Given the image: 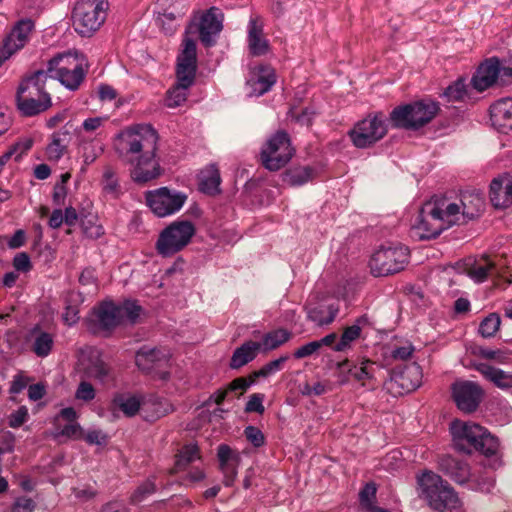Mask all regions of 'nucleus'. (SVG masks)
I'll return each instance as SVG.
<instances>
[{
  "mask_svg": "<svg viewBox=\"0 0 512 512\" xmlns=\"http://www.w3.org/2000/svg\"><path fill=\"white\" fill-rule=\"evenodd\" d=\"M108 2L106 0H80L73 9V26L84 37L93 35L104 23Z\"/></svg>",
  "mask_w": 512,
  "mask_h": 512,
  "instance_id": "6",
  "label": "nucleus"
},
{
  "mask_svg": "<svg viewBox=\"0 0 512 512\" xmlns=\"http://www.w3.org/2000/svg\"><path fill=\"white\" fill-rule=\"evenodd\" d=\"M460 205L467 223L481 215L484 211L485 200L483 194L478 191H466L461 193Z\"/></svg>",
  "mask_w": 512,
  "mask_h": 512,
  "instance_id": "26",
  "label": "nucleus"
},
{
  "mask_svg": "<svg viewBox=\"0 0 512 512\" xmlns=\"http://www.w3.org/2000/svg\"><path fill=\"white\" fill-rule=\"evenodd\" d=\"M368 322V318L366 316H361L357 318L356 322L348 326L344 329L340 341L336 343L333 347L335 351H343L345 350L351 342L355 341L361 333V325H364Z\"/></svg>",
  "mask_w": 512,
  "mask_h": 512,
  "instance_id": "39",
  "label": "nucleus"
},
{
  "mask_svg": "<svg viewBox=\"0 0 512 512\" xmlns=\"http://www.w3.org/2000/svg\"><path fill=\"white\" fill-rule=\"evenodd\" d=\"M65 144L59 133L52 135V142L47 146L46 153L50 160H59L65 151Z\"/></svg>",
  "mask_w": 512,
  "mask_h": 512,
  "instance_id": "50",
  "label": "nucleus"
},
{
  "mask_svg": "<svg viewBox=\"0 0 512 512\" xmlns=\"http://www.w3.org/2000/svg\"><path fill=\"white\" fill-rule=\"evenodd\" d=\"M446 229L447 224L441 217V207L436 201H429L422 206L411 233L420 240H428L436 238Z\"/></svg>",
  "mask_w": 512,
  "mask_h": 512,
  "instance_id": "11",
  "label": "nucleus"
},
{
  "mask_svg": "<svg viewBox=\"0 0 512 512\" xmlns=\"http://www.w3.org/2000/svg\"><path fill=\"white\" fill-rule=\"evenodd\" d=\"M494 478L487 472L471 473L470 479L466 482L469 489L480 492H490L494 487Z\"/></svg>",
  "mask_w": 512,
  "mask_h": 512,
  "instance_id": "43",
  "label": "nucleus"
},
{
  "mask_svg": "<svg viewBox=\"0 0 512 512\" xmlns=\"http://www.w3.org/2000/svg\"><path fill=\"white\" fill-rule=\"evenodd\" d=\"M489 194L495 208L512 206V176L503 174L494 178L490 184Z\"/></svg>",
  "mask_w": 512,
  "mask_h": 512,
  "instance_id": "23",
  "label": "nucleus"
},
{
  "mask_svg": "<svg viewBox=\"0 0 512 512\" xmlns=\"http://www.w3.org/2000/svg\"><path fill=\"white\" fill-rule=\"evenodd\" d=\"M387 131L385 116L382 113H375L358 121L348 132V136L356 148L365 149L383 139Z\"/></svg>",
  "mask_w": 512,
  "mask_h": 512,
  "instance_id": "8",
  "label": "nucleus"
},
{
  "mask_svg": "<svg viewBox=\"0 0 512 512\" xmlns=\"http://www.w3.org/2000/svg\"><path fill=\"white\" fill-rule=\"evenodd\" d=\"M409 250L406 246H382L371 257L370 268L374 276H388L402 271L408 264Z\"/></svg>",
  "mask_w": 512,
  "mask_h": 512,
  "instance_id": "10",
  "label": "nucleus"
},
{
  "mask_svg": "<svg viewBox=\"0 0 512 512\" xmlns=\"http://www.w3.org/2000/svg\"><path fill=\"white\" fill-rule=\"evenodd\" d=\"M13 267L20 272H28L32 268L30 257L27 253L21 252L13 258Z\"/></svg>",
  "mask_w": 512,
  "mask_h": 512,
  "instance_id": "61",
  "label": "nucleus"
},
{
  "mask_svg": "<svg viewBox=\"0 0 512 512\" xmlns=\"http://www.w3.org/2000/svg\"><path fill=\"white\" fill-rule=\"evenodd\" d=\"M261 350V345L258 342L246 341L240 347L236 348L230 360V367L232 369H239L247 363L254 360L257 353Z\"/></svg>",
  "mask_w": 512,
  "mask_h": 512,
  "instance_id": "30",
  "label": "nucleus"
},
{
  "mask_svg": "<svg viewBox=\"0 0 512 512\" xmlns=\"http://www.w3.org/2000/svg\"><path fill=\"white\" fill-rule=\"evenodd\" d=\"M315 173V169L310 166H294L283 173L282 180L293 187L302 186L311 181Z\"/></svg>",
  "mask_w": 512,
  "mask_h": 512,
  "instance_id": "33",
  "label": "nucleus"
},
{
  "mask_svg": "<svg viewBox=\"0 0 512 512\" xmlns=\"http://www.w3.org/2000/svg\"><path fill=\"white\" fill-rule=\"evenodd\" d=\"M114 407L121 410L127 417L135 416L140 409V400L137 396L117 394L112 401Z\"/></svg>",
  "mask_w": 512,
  "mask_h": 512,
  "instance_id": "40",
  "label": "nucleus"
},
{
  "mask_svg": "<svg viewBox=\"0 0 512 512\" xmlns=\"http://www.w3.org/2000/svg\"><path fill=\"white\" fill-rule=\"evenodd\" d=\"M439 470L459 485H465L471 477L469 464L449 455L440 458Z\"/></svg>",
  "mask_w": 512,
  "mask_h": 512,
  "instance_id": "24",
  "label": "nucleus"
},
{
  "mask_svg": "<svg viewBox=\"0 0 512 512\" xmlns=\"http://www.w3.org/2000/svg\"><path fill=\"white\" fill-rule=\"evenodd\" d=\"M221 177L216 165L211 164L202 169L198 174L199 190L208 195H216L220 192Z\"/></svg>",
  "mask_w": 512,
  "mask_h": 512,
  "instance_id": "29",
  "label": "nucleus"
},
{
  "mask_svg": "<svg viewBox=\"0 0 512 512\" xmlns=\"http://www.w3.org/2000/svg\"><path fill=\"white\" fill-rule=\"evenodd\" d=\"M248 45L254 56L264 55L268 51V42L263 38V25L258 17L249 20Z\"/></svg>",
  "mask_w": 512,
  "mask_h": 512,
  "instance_id": "27",
  "label": "nucleus"
},
{
  "mask_svg": "<svg viewBox=\"0 0 512 512\" xmlns=\"http://www.w3.org/2000/svg\"><path fill=\"white\" fill-rule=\"evenodd\" d=\"M29 418L28 408L26 406H20L16 411L12 412L8 416V425L11 428L21 427Z\"/></svg>",
  "mask_w": 512,
  "mask_h": 512,
  "instance_id": "52",
  "label": "nucleus"
},
{
  "mask_svg": "<svg viewBox=\"0 0 512 512\" xmlns=\"http://www.w3.org/2000/svg\"><path fill=\"white\" fill-rule=\"evenodd\" d=\"M500 324L501 320L499 315L491 313L481 321L478 331L484 338H489L494 336L498 331Z\"/></svg>",
  "mask_w": 512,
  "mask_h": 512,
  "instance_id": "47",
  "label": "nucleus"
},
{
  "mask_svg": "<svg viewBox=\"0 0 512 512\" xmlns=\"http://www.w3.org/2000/svg\"><path fill=\"white\" fill-rule=\"evenodd\" d=\"M191 86L176 82V84L171 87L167 93L165 98L166 106L169 108H175L182 105L188 96V90Z\"/></svg>",
  "mask_w": 512,
  "mask_h": 512,
  "instance_id": "41",
  "label": "nucleus"
},
{
  "mask_svg": "<svg viewBox=\"0 0 512 512\" xmlns=\"http://www.w3.org/2000/svg\"><path fill=\"white\" fill-rule=\"evenodd\" d=\"M251 86L253 93L261 96L268 92L276 82V76L273 72L258 75L255 79H252Z\"/></svg>",
  "mask_w": 512,
  "mask_h": 512,
  "instance_id": "45",
  "label": "nucleus"
},
{
  "mask_svg": "<svg viewBox=\"0 0 512 512\" xmlns=\"http://www.w3.org/2000/svg\"><path fill=\"white\" fill-rule=\"evenodd\" d=\"M294 153L288 133L280 130L263 146L260 153L261 163L269 171H278L291 160Z\"/></svg>",
  "mask_w": 512,
  "mask_h": 512,
  "instance_id": "9",
  "label": "nucleus"
},
{
  "mask_svg": "<svg viewBox=\"0 0 512 512\" xmlns=\"http://www.w3.org/2000/svg\"><path fill=\"white\" fill-rule=\"evenodd\" d=\"M15 441L16 438L12 432L7 431L3 433L0 437V449L4 453H12L14 451Z\"/></svg>",
  "mask_w": 512,
  "mask_h": 512,
  "instance_id": "64",
  "label": "nucleus"
},
{
  "mask_svg": "<svg viewBox=\"0 0 512 512\" xmlns=\"http://www.w3.org/2000/svg\"><path fill=\"white\" fill-rule=\"evenodd\" d=\"M199 458V449L196 445H185L176 455L175 472L184 470L190 463Z\"/></svg>",
  "mask_w": 512,
  "mask_h": 512,
  "instance_id": "42",
  "label": "nucleus"
},
{
  "mask_svg": "<svg viewBox=\"0 0 512 512\" xmlns=\"http://www.w3.org/2000/svg\"><path fill=\"white\" fill-rule=\"evenodd\" d=\"M490 120L495 129L508 134L512 132V98H501L490 106Z\"/></svg>",
  "mask_w": 512,
  "mask_h": 512,
  "instance_id": "22",
  "label": "nucleus"
},
{
  "mask_svg": "<svg viewBox=\"0 0 512 512\" xmlns=\"http://www.w3.org/2000/svg\"><path fill=\"white\" fill-rule=\"evenodd\" d=\"M380 370L381 366L378 363L370 359H362L358 362H353V366L348 372H351V377L355 381L360 382L362 386H366L376 380V374Z\"/></svg>",
  "mask_w": 512,
  "mask_h": 512,
  "instance_id": "28",
  "label": "nucleus"
},
{
  "mask_svg": "<svg viewBox=\"0 0 512 512\" xmlns=\"http://www.w3.org/2000/svg\"><path fill=\"white\" fill-rule=\"evenodd\" d=\"M195 234V226L191 221H175L161 231L156 242L157 253L170 257L186 247Z\"/></svg>",
  "mask_w": 512,
  "mask_h": 512,
  "instance_id": "7",
  "label": "nucleus"
},
{
  "mask_svg": "<svg viewBox=\"0 0 512 512\" xmlns=\"http://www.w3.org/2000/svg\"><path fill=\"white\" fill-rule=\"evenodd\" d=\"M217 457L220 464V469H224L225 466H230L229 461L232 459L239 460V456L234 454L232 449L227 444H220L217 448Z\"/></svg>",
  "mask_w": 512,
  "mask_h": 512,
  "instance_id": "54",
  "label": "nucleus"
},
{
  "mask_svg": "<svg viewBox=\"0 0 512 512\" xmlns=\"http://www.w3.org/2000/svg\"><path fill=\"white\" fill-rule=\"evenodd\" d=\"M95 395V389L88 381H81L75 392V398L85 402L93 400Z\"/></svg>",
  "mask_w": 512,
  "mask_h": 512,
  "instance_id": "57",
  "label": "nucleus"
},
{
  "mask_svg": "<svg viewBox=\"0 0 512 512\" xmlns=\"http://www.w3.org/2000/svg\"><path fill=\"white\" fill-rule=\"evenodd\" d=\"M246 439L256 448L262 447L265 444V436L263 432L255 426H247L244 429Z\"/></svg>",
  "mask_w": 512,
  "mask_h": 512,
  "instance_id": "53",
  "label": "nucleus"
},
{
  "mask_svg": "<svg viewBox=\"0 0 512 512\" xmlns=\"http://www.w3.org/2000/svg\"><path fill=\"white\" fill-rule=\"evenodd\" d=\"M352 366L353 362L348 359L336 363V377L340 385L348 383L352 378L351 372H348Z\"/></svg>",
  "mask_w": 512,
  "mask_h": 512,
  "instance_id": "56",
  "label": "nucleus"
},
{
  "mask_svg": "<svg viewBox=\"0 0 512 512\" xmlns=\"http://www.w3.org/2000/svg\"><path fill=\"white\" fill-rule=\"evenodd\" d=\"M83 377L106 385L115 380L112 367L105 362L98 352L91 353L87 361L82 363Z\"/></svg>",
  "mask_w": 512,
  "mask_h": 512,
  "instance_id": "20",
  "label": "nucleus"
},
{
  "mask_svg": "<svg viewBox=\"0 0 512 512\" xmlns=\"http://www.w3.org/2000/svg\"><path fill=\"white\" fill-rule=\"evenodd\" d=\"M169 353L158 347L142 346L135 355L137 367L144 373L160 372L169 363Z\"/></svg>",
  "mask_w": 512,
  "mask_h": 512,
  "instance_id": "17",
  "label": "nucleus"
},
{
  "mask_svg": "<svg viewBox=\"0 0 512 512\" xmlns=\"http://www.w3.org/2000/svg\"><path fill=\"white\" fill-rule=\"evenodd\" d=\"M223 13L217 7H211L201 14L197 22H192L190 29L196 27L199 38L205 47H211L215 44L214 37L218 35L223 26Z\"/></svg>",
  "mask_w": 512,
  "mask_h": 512,
  "instance_id": "14",
  "label": "nucleus"
},
{
  "mask_svg": "<svg viewBox=\"0 0 512 512\" xmlns=\"http://www.w3.org/2000/svg\"><path fill=\"white\" fill-rule=\"evenodd\" d=\"M91 323L99 331H112L122 323V314L118 305L112 301H104L93 312Z\"/></svg>",
  "mask_w": 512,
  "mask_h": 512,
  "instance_id": "21",
  "label": "nucleus"
},
{
  "mask_svg": "<svg viewBox=\"0 0 512 512\" xmlns=\"http://www.w3.org/2000/svg\"><path fill=\"white\" fill-rule=\"evenodd\" d=\"M88 444L105 445L108 441L107 435L101 430H90L85 436Z\"/></svg>",
  "mask_w": 512,
  "mask_h": 512,
  "instance_id": "63",
  "label": "nucleus"
},
{
  "mask_svg": "<svg viewBox=\"0 0 512 512\" xmlns=\"http://www.w3.org/2000/svg\"><path fill=\"white\" fill-rule=\"evenodd\" d=\"M263 400H264V395L258 394V393L252 394L249 397L248 402L246 403L245 412H247V413L257 412L259 414H262L265 410V408L263 406Z\"/></svg>",
  "mask_w": 512,
  "mask_h": 512,
  "instance_id": "58",
  "label": "nucleus"
},
{
  "mask_svg": "<svg viewBox=\"0 0 512 512\" xmlns=\"http://www.w3.org/2000/svg\"><path fill=\"white\" fill-rule=\"evenodd\" d=\"M439 111L438 102L422 99L395 107L389 115V120L395 128L415 131L431 122Z\"/></svg>",
  "mask_w": 512,
  "mask_h": 512,
  "instance_id": "5",
  "label": "nucleus"
},
{
  "mask_svg": "<svg viewBox=\"0 0 512 512\" xmlns=\"http://www.w3.org/2000/svg\"><path fill=\"white\" fill-rule=\"evenodd\" d=\"M118 308L122 314V322L128 320L130 323H136L142 311V307L132 300H125Z\"/></svg>",
  "mask_w": 512,
  "mask_h": 512,
  "instance_id": "48",
  "label": "nucleus"
},
{
  "mask_svg": "<svg viewBox=\"0 0 512 512\" xmlns=\"http://www.w3.org/2000/svg\"><path fill=\"white\" fill-rule=\"evenodd\" d=\"M422 377V369L417 363L394 369L390 379L391 388H399V394L410 393L421 385Z\"/></svg>",
  "mask_w": 512,
  "mask_h": 512,
  "instance_id": "19",
  "label": "nucleus"
},
{
  "mask_svg": "<svg viewBox=\"0 0 512 512\" xmlns=\"http://www.w3.org/2000/svg\"><path fill=\"white\" fill-rule=\"evenodd\" d=\"M36 507L35 502L31 498H17L12 505L11 512H33Z\"/></svg>",
  "mask_w": 512,
  "mask_h": 512,
  "instance_id": "60",
  "label": "nucleus"
},
{
  "mask_svg": "<svg viewBox=\"0 0 512 512\" xmlns=\"http://www.w3.org/2000/svg\"><path fill=\"white\" fill-rule=\"evenodd\" d=\"M456 450L471 454L478 451L489 457L499 449V441L487 429L476 423L454 421L450 427Z\"/></svg>",
  "mask_w": 512,
  "mask_h": 512,
  "instance_id": "3",
  "label": "nucleus"
},
{
  "mask_svg": "<svg viewBox=\"0 0 512 512\" xmlns=\"http://www.w3.org/2000/svg\"><path fill=\"white\" fill-rule=\"evenodd\" d=\"M466 94V85L462 79L455 81L444 91V96L448 99V101L463 100Z\"/></svg>",
  "mask_w": 512,
  "mask_h": 512,
  "instance_id": "51",
  "label": "nucleus"
},
{
  "mask_svg": "<svg viewBox=\"0 0 512 512\" xmlns=\"http://www.w3.org/2000/svg\"><path fill=\"white\" fill-rule=\"evenodd\" d=\"M47 72L39 69L25 76L16 92V105L25 117L45 112L52 105L51 97L45 90Z\"/></svg>",
  "mask_w": 512,
  "mask_h": 512,
  "instance_id": "2",
  "label": "nucleus"
},
{
  "mask_svg": "<svg viewBox=\"0 0 512 512\" xmlns=\"http://www.w3.org/2000/svg\"><path fill=\"white\" fill-rule=\"evenodd\" d=\"M163 12H159L158 21L164 25L166 20L175 21L182 18L188 11L186 0H158Z\"/></svg>",
  "mask_w": 512,
  "mask_h": 512,
  "instance_id": "32",
  "label": "nucleus"
},
{
  "mask_svg": "<svg viewBox=\"0 0 512 512\" xmlns=\"http://www.w3.org/2000/svg\"><path fill=\"white\" fill-rule=\"evenodd\" d=\"M452 391L458 409L465 413L476 411L483 397L482 388L472 381L455 383Z\"/></svg>",
  "mask_w": 512,
  "mask_h": 512,
  "instance_id": "16",
  "label": "nucleus"
},
{
  "mask_svg": "<svg viewBox=\"0 0 512 512\" xmlns=\"http://www.w3.org/2000/svg\"><path fill=\"white\" fill-rule=\"evenodd\" d=\"M158 135L150 125L129 129L121 140V157L132 165L131 178L145 184L162 174L156 159Z\"/></svg>",
  "mask_w": 512,
  "mask_h": 512,
  "instance_id": "1",
  "label": "nucleus"
},
{
  "mask_svg": "<svg viewBox=\"0 0 512 512\" xmlns=\"http://www.w3.org/2000/svg\"><path fill=\"white\" fill-rule=\"evenodd\" d=\"M318 350H319V345L316 343V340H315V341L306 343L305 345L296 349L293 353V356L296 359H302V358H306V357L313 355Z\"/></svg>",
  "mask_w": 512,
  "mask_h": 512,
  "instance_id": "62",
  "label": "nucleus"
},
{
  "mask_svg": "<svg viewBox=\"0 0 512 512\" xmlns=\"http://www.w3.org/2000/svg\"><path fill=\"white\" fill-rule=\"evenodd\" d=\"M416 482L418 496L434 511L444 512L459 506L454 489L433 471L424 470L417 474Z\"/></svg>",
  "mask_w": 512,
  "mask_h": 512,
  "instance_id": "4",
  "label": "nucleus"
},
{
  "mask_svg": "<svg viewBox=\"0 0 512 512\" xmlns=\"http://www.w3.org/2000/svg\"><path fill=\"white\" fill-rule=\"evenodd\" d=\"M292 337V333L284 328H278L272 330L263 335L262 341L259 342L261 345L262 352H268L275 350L281 345L288 342Z\"/></svg>",
  "mask_w": 512,
  "mask_h": 512,
  "instance_id": "37",
  "label": "nucleus"
},
{
  "mask_svg": "<svg viewBox=\"0 0 512 512\" xmlns=\"http://www.w3.org/2000/svg\"><path fill=\"white\" fill-rule=\"evenodd\" d=\"M156 492L155 477L147 478L141 483L130 496L131 504H138L142 502L147 496Z\"/></svg>",
  "mask_w": 512,
  "mask_h": 512,
  "instance_id": "46",
  "label": "nucleus"
},
{
  "mask_svg": "<svg viewBox=\"0 0 512 512\" xmlns=\"http://www.w3.org/2000/svg\"><path fill=\"white\" fill-rule=\"evenodd\" d=\"M337 313L338 308L334 305L328 306L327 315L325 310L321 308H312L308 311V319L316 323L318 326L329 325L334 321Z\"/></svg>",
  "mask_w": 512,
  "mask_h": 512,
  "instance_id": "44",
  "label": "nucleus"
},
{
  "mask_svg": "<svg viewBox=\"0 0 512 512\" xmlns=\"http://www.w3.org/2000/svg\"><path fill=\"white\" fill-rule=\"evenodd\" d=\"M197 71V53L195 40L186 37L183 41V50L177 58V82L192 86Z\"/></svg>",
  "mask_w": 512,
  "mask_h": 512,
  "instance_id": "15",
  "label": "nucleus"
},
{
  "mask_svg": "<svg viewBox=\"0 0 512 512\" xmlns=\"http://www.w3.org/2000/svg\"><path fill=\"white\" fill-rule=\"evenodd\" d=\"M87 70L84 69V65L78 66L77 69H68L66 71H62L50 76V78L57 79L63 86L71 91H75L79 88L83 80L85 79V75Z\"/></svg>",
  "mask_w": 512,
  "mask_h": 512,
  "instance_id": "34",
  "label": "nucleus"
},
{
  "mask_svg": "<svg viewBox=\"0 0 512 512\" xmlns=\"http://www.w3.org/2000/svg\"><path fill=\"white\" fill-rule=\"evenodd\" d=\"M437 204L441 207V217L444 220V223L447 224V229L453 225H463L467 223L462 208L459 207L460 202H451L446 204L445 201H441L437 202Z\"/></svg>",
  "mask_w": 512,
  "mask_h": 512,
  "instance_id": "35",
  "label": "nucleus"
},
{
  "mask_svg": "<svg viewBox=\"0 0 512 512\" xmlns=\"http://www.w3.org/2000/svg\"><path fill=\"white\" fill-rule=\"evenodd\" d=\"M477 370L488 380L500 388L512 387V374L488 364H479Z\"/></svg>",
  "mask_w": 512,
  "mask_h": 512,
  "instance_id": "38",
  "label": "nucleus"
},
{
  "mask_svg": "<svg viewBox=\"0 0 512 512\" xmlns=\"http://www.w3.org/2000/svg\"><path fill=\"white\" fill-rule=\"evenodd\" d=\"M289 359L288 355H283L278 359L272 360L265 365H263L259 370L255 371L252 376L254 378L258 377H268L273 373L280 371L284 365V363Z\"/></svg>",
  "mask_w": 512,
  "mask_h": 512,
  "instance_id": "49",
  "label": "nucleus"
},
{
  "mask_svg": "<svg viewBox=\"0 0 512 512\" xmlns=\"http://www.w3.org/2000/svg\"><path fill=\"white\" fill-rule=\"evenodd\" d=\"M377 488L375 483H367L359 493L360 502L367 510L372 506V502L376 497Z\"/></svg>",
  "mask_w": 512,
  "mask_h": 512,
  "instance_id": "55",
  "label": "nucleus"
},
{
  "mask_svg": "<svg viewBox=\"0 0 512 512\" xmlns=\"http://www.w3.org/2000/svg\"><path fill=\"white\" fill-rule=\"evenodd\" d=\"M499 76L504 79L512 77V57L504 61L497 57L485 60L472 77L471 84L475 90L483 92L491 87Z\"/></svg>",
  "mask_w": 512,
  "mask_h": 512,
  "instance_id": "13",
  "label": "nucleus"
},
{
  "mask_svg": "<svg viewBox=\"0 0 512 512\" xmlns=\"http://www.w3.org/2000/svg\"><path fill=\"white\" fill-rule=\"evenodd\" d=\"M497 273L498 271L495 262L487 255H482L479 260H475L467 269L468 276L476 283H483L489 276Z\"/></svg>",
  "mask_w": 512,
  "mask_h": 512,
  "instance_id": "31",
  "label": "nucleus"
},
{
  "mask_svg": "<svg viewBox=\"0 0 512 512\" xmlns=\"http://www.w3.org/2000/svg\"><path fill=\"white\" fill-rule=\"evenodd\" d=\"M33 28L34 22L31 19H22L17 22L0 49V64L25 46Z\"/></svg>",
  "mask_w": 512,
  "mask_h": 512,
  "instance_id": "18",
  "label": "nucleus"
},
{
  "mask_svg": "<svg viewBox=\"0 0 512 512\" xmlns=\"http://www.w3.org/2000/svg\"><path fill=\"white\" fill-rule=\"evenodd\" d=\"M84 61L83 55L77 52L58 53L48 61L47 68L43 69V72H47L48 78L62 71L67 72L68 69H77L78 66L84 65Z\"/></svg>",
  "mask_w": 512,
  "mask_h": 512,
  "instance_id": "25",
  "label": "nucleus"
},
{
  "mask_svg": "<svg viewBox=\"0 0 512 512\" xmlns=\"http://www.w3.org/2000/svg\"><path fill=\"white\" fill-rule=\"evenodd\" d=\"M82 150V157L85 165L92 164L99 157L102 151L101 148L97 149L92 142L85 143L82 146Z\"/></svg>",
  "mask_w": 512,
  "mask_h": 512,
  "instance_id": "59",
  "label": "nucleus"
},
{
  "mask_svg": "<svg viewBox=\"0 0 512 512\" xmlns=\"http://www.w3.org/2000/svg\"><path fill=\"white\" fill-rule=\"evenodd\" d=\"M145 200L148 207L158 217H166L178 212L187 200L183 192L170 190L161 187L156 190L147 191Z\"/></svg>",
  "mask_w": 512,
  "mask_h": 512,
  "instance_id": "12",
  "label": "nucleus"
},
{
  "mask_svg": "<svg viewBox=\"0 0 512 512\" xmlns=\"http://www.w3.org/2000/svg\"><path fill=\"white\" fill-rule=\"evenodd\" d=\"M33 336L32 351L41 358L47 357L53 348L54 339L53 336L39 328H34L31 332Z\"/></svg>",
  "mask_w": 512,
  "mask_h": 512,
  "instance_id": "36",
  "label": "nucleus"
}]
</instances>
